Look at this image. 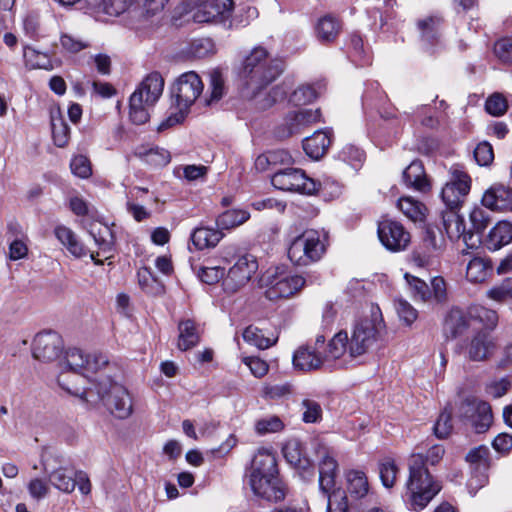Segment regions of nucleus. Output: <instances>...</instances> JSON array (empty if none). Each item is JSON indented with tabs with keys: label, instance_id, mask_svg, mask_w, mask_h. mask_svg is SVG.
Listing matches in <instances>:
<instances>
[{
	"label": "nucleus",
	"instance_id": "nucleus-11",
	"mask_svg": "<svg viewBox=\"0 0 512 512\" xmlns=\"http://www.w3.org/2000/svg\"><path fill=\"white\" fill-rule=\"evenodd\" d=\"M458 415L468 420L477 433L486 432L493 420L489 403L475 397H468L460 404Z\"/></svg>",
	"mask_w": 512,
	"mask_h": 512
},
{
	"label": "nucleus",
	"instance_id": "nucleus-32",
	"mask_svg": "<svg viewBox=\"0 0 512 512\" xmlns=\"http://www.w3.org/2000/svg\"><path fill=\"white\" fill-rule=\"evenodd\" d=\"M512 241V224L499 221L487 235L484 243L491 251H496Z\"/></svg>",
	"mask_w": 512,
	"mask_h": 512
},
{
	"label": "nucleus",
	"instance_id": "nucleus-22",
	"mask_svg": "<svg viewBox=\"0 0 512 512\" xmlns=\"http://www.w3.org/2000/svg\"><path fill=\"white\" fill-rule=\"evenodd\" d=\"M272 476H278L275 455L267 449H260L252 459L249 480L256 484L259 482L258 479Z\"/></svg>",
	"mask_w": 512,
	"mask_h": 512
},
{
	"label": "nucleus",
	"instance_id": "nucleus-1",
	"mask_svg": "<svg viewBox=\"0 0 512 512\" xmlns=\"http://www.w3.org/2000/svg\"><path fill=\"white\" fill-rule=\"evenodd\" d=\"M445 454L442 445L431 446L426 454L414 452L408 459L409 476L405 483L403 500L406 506L419 512L441 491V483L429 472L427 464H438Z\"/></svg>",
	"mask_w": 512,
	"mask_h": 512
},
{
	"label": "nucleus",
	"instance_id": "nucleus-43",
	"mask_svg": "<svg viewBox=\"0 0 512 512\" xmlns=\"http://www.w3.org/2000/svg\"><path fill=\"white\" fill-rule=\"evenodd\" d=\"M51 129L54 144L60 148L65 147L70 139V128L59 110L51 113Z\"/></svg>",
	"mask_w": 512,
	"mask_h": 512
},
{
	"label": "nucleus",
	"instance_id": "nucleus-38",
	"mask_svg": "<svg viewBox=\"0 0 512 512\" xmlns=\"http://www.w3.org/2000/svg\"><path fill=\"white\" fill-rule=\"evenodd\" d=\"M75 471L66 467H59L48 473L50 484L57 490L70 494L75 490Z\"/></svg>",
	"mask_w": 512,
	"mask_h": 512
},
{
	"label": "nucleus",
	"instance_id": "nucleus-62",
	"mask_svg": "<svg viewBox=\"0 0 512 512\" xmlns=\"http://www.w3.org/2000/svg\"><path fill=\"white\" fill-rule=\"evenodd\" d=\"M496 57L504 64H512V38H502L494 45Z\"/></svg>",
	"mask_w": 512,
	"mask_h": 512
},
{
	"label": "nucleus",
	"instance_id": "nucleus-54",
	"mask_svg": "<svg viewBox=\"0 0 512 512\" xmlns=\"http://www.w3.org/2000/svg\"><path fill=\"white\" fill-rule=\"evenodd\" d=\"M324 496L327 498L326 512H348V500L344 490L334 489L332 493Z\"/></svg>",
	"mask_w": 512,
	"mask_h": 512
},
{
	"label": "nucleus",
	"instance_id": "nucleus-19",
	"mask_svg": "<svg viewBox=\"0 0 512 512\" xmlns=\"http://www.w3.org/2000/svg\"><path fill=\"white\" fill-rule=\"evenodd\" d=\"M233 0H206L194 13V20L198 23L225 22L233 12Z\"/></svg>",
	"mask_w": 512,
	"mask_h": 512
},
{
	"label": "nucleus",
	"instance_id": "nucleus-2",
	"mask_svg": "<svg viewBox=\"0 0 512 512\" xmlns=\"http://www.w3.org/2000/svg\"><path fill=\"white\" fill-rule=\"evenodd\" d=\"M283 71V63L270 57L268 51L259 46L245 57L240 77L243 81L242 94L257 99L260 92L272 83Z\"/></svg>",
	"mask_w": 512,
	"mask_h": 512
},
{
	"label": "nucleus",
	"instance_id": "nucleus-31",
	"mask_svg": "<svg viewBox=\"0 0 512 512\" xmlns=\"http://www.w3.org/2000/svg\"><path fill=\"white\" fill-rule=\"evenodd\" d=\"M331 144V136L327 131H316L312 136L303 141L305 153L312 159L318 160L323 157Z\"/></svg>",
	"mask_w": 512,
	"mask_h": 512
},
{
	"label": "nucleus",
	"instance_id": "nucleus-23",
	"mask_svg": "<svg viewBox=\"0 0 512 512\" xmlns=\"http://www.w3.org/2000/svg\"><path fill=\"white\" fill-rule=\"evenodd\" d=\"M404 185L415 191L427 193L431 190V180L426 174L424 165L420 160L412 161L402 173Z\"/></svg>",
	"mask_w": 512,
	"mask_h": 512
},
{
	"label": "nucleus",
	"instance_id": "nucleus-61",
	"mask_svg": "<svg viewBox=\"0 0 512 512\" xmlns=\"http://www.w3.org/2000/svg\"><path fill=\"white\" fill-rule=\"evenodd\" d=\"M27 239L13 238L9 242L8 258L11 261L24 259L28 255Z\"/></svg>",
	"mask_w": 512,
	"mask_h": 512
},
{
	"label": "nucleus",
	"instance_id": "nucleus-42",
	"mask_svg": "<svg viewBox=\"0 0 512 512\" xmlns=\"http://www.w3.org/2000/svg\"><path fill=\"white\" fill-rule=\"evenodd\" d=\"M347 490L354 499H361L368 494L369 484L364 472L351 470L346 474Z\"/></svg>",
	"mask_w": 512,
	"mask_h": 512
},
{
	"label": "nucleus",
	"instance_id": "nucleus-51",
	"mask_svg": "<svg viewBox=\"0 0 512 512\" xmlns=\"http://www.w3.org/2000/svg\"><path fill=\"white\" fill-rule=\"evenodd\" d=\"M242 335L247 343L259 349H267L275 343V340L265 337L259 328L252 325L246 327Z\"/></svg>",
	"mask_w": 512,
	"mask_h": 512
},
{
	"label": "nucleus",
	"instance_id": "nucleus-13",
	"mask_svg": "<svg viewBox=\"0 0 512 512\" xmlns=\"http://www.w3.org/2000/svg\"><path fill=\"white\" fill-rule=\"evenodd\" d=\"M377 233L382 245L393 252L406 249L410 243V233L397 220L383 218L378 222Z\"/></svg>",
	"mask_w": 512,
	"mask_h": 512
},
{
	"label": "nucleus",
	"instance_id": "nucleus-64",
	"mask_svg": "<svg viewBox=\"0 0 512 512\" xmlns=\"http://www.w3.org/2000/svg\"><path fill=\"white\" fill-rule=\"evenodd\" d=\"M395 308L398 316L407 325H411L417 318V311L404 299H398L395 301Z\"/></svg>",
	"mask_w": 512,
	"mask_h": 512
},
{
	"label": "nucleus",
	"instance_id": "nucleus-27",
	"mask_svg": "<svg viewBox=\"0 0 512 512\" xmlns=\"http://www.w3.org/2000/svg\"><path fill=\"white\" fill-rule=\"evenodd\" d=\"M471 326V318L469 311L466 312L459 308H452L444 320V333L451 337L456 338L458 335L464 333Z\"/></svg>",
	"mask_w": 512,
	"mask_h": 512
},
{
	"label": "nucleus",
	"instance_id": "nucleus-5",
	"mask_svg": "<svg viewBox=\"0 0 512 512\" xmlns=\"http://www.w3.org/2000/svg\"><path fill=\"white\" fill-rule=\"evenodd\" d=\"M203 83L195 72L182 74L172 87V97L175 99L179 110L169 116L158 126V131H163L184 120V112L197 100L203 91Z\"/></svg>",
	"mask_w": 512,
	"mask_h": 512
},
{
	"label": "nucleus",
	"instance_id": "nucleus-39",
	"mask_svg": "<svg viewBox=\"0 0 512 512\" xmlns=\"http://www.w3.org/2000/svg\"><path fill=\"white\" fill-rule=\"evenodd\" d=\"M178 348L182 351L189 350L200 341V334L196 323L190 319L181 321L178 325Z\"/></svg>",
	"mask_w": 512,
	"mask_h": 512
},
{
	"label": "nucleus",
	"instance_id": "nucleus-35",
	"mask_svg": "<svg viewBox=\"0 0 512 512\" xmlns=\"http://www.w3.org/2000/svg\"><path fill=\"white\" fill-rule=\"evenodd\" d=\"M349 337L347 332L340 331L333 336L322 349L326 363L338 360L346 354L349 355Z\"/></svg>",
	"mask_w": 512,
	"mask_h": 512
},
{
	"label": "nucleus",
	"instance_id": "nucleus-9",
	"mask_svg": "<svg viewBox=\"0 0 512 512\" xmlns=\"http://www.w3.org/2000/svg\"><path fill=\"white\" fill-rule=\"evenodd\" d=\"M103 374L92 378L91 373L61 372L58 376V384L68 393L78 396L89 403H96L95 384L102 381Z\"/></svg>",
	"mask_w": 512,
	"mask_h": 512
},
{
	"label": "nucleus",
	"instance_id": "nucleus-8",
	"mask_svg": "<svg viewBox=\"0 0 512 512\" xmlns=\"http://www.w3.org/2000/svg\"><path fill=\"white\" fill-rule=\"evenodd\" d=\"M262 281L267 285L265 296L271 301L293 296L306 283L305 279L300 275L278 273L276 270L267 271Z\"/></svg>",
	"mask_w": 512,
	"mask_h": 512
},
{
	"label": "nucleus",
	"instance_id": "nucleus-57",
	"mask_svg": "<svg viewBox=\"0 0 512 512\" xmlns=\"http://www.w3.org/2000/svg\"><path fill=\"white\" fill-rule=\"evenodd\" d=\"M210 96L205 100L207 105L219 101L224 95V80L219 71L213 70L210 75Z\"/></svg>",
	"mask_w": 512,
	"mask_h": 512
},
{
	"label": "nucleus",
	"instance_id": "nucleus-58",
	"mask_svg": "<svg viewBox=\"0 0 512 512\" xmlns=\"http://www.w3.org/2000/svg\"><path fill=\"white\" fill-rule=\"evenodd\" d=\"M485 109L493 116H502L508 109L507 100L502 94L494 93L486 100Z\"/></svg>",
	"mask_w": 512,
	"mask_h": 512
},
{
	"label": "nucleus",
	"instance_id": "nucleus-36",
	"mask_svg": "<svg viewBox=\"0 0 512 512\" xmlns=\"http://www.w3.org/2000/svg\"><path fill=\"white\" fill-rule=\"evenodd\" d=\"M340 30V21L332 15L321 17L315 26L316 37L321 43L333 42L339 35Z\"/></svg>",
	"mask_w": 512,
	"mask_h": 512
},
{
	"label": "nucleus",
	"instance_id": "nucleus-55",
	"mask_svg": "<svg viewBox=\"0 0 512 512\" xmlns=\"http://www.w3.org/2000/svg\"><path fill=\"white\" fill-rule=\"evenodd\" d=\"M405 279L415 299L424 302L431 297L430 288L425 281L408 273L405 274Z\"/></svg>",
	"mask_w": 512,
	"mask_h": 512
},
{
	"label": "nucleus",
	"instance_id": "nucleus-26",
	"mask_svg": "<svg viewBox=\"0 0 512 512\" xmlns=\"http://www.w3.org/2000/svg\"><path fill=\"white\" fill-rule=\"evenodd\" d=\"M164 89V79L158 72L146 76L134 92H140L146 105H154L160 98Z\"/></svg>",
	"mask_w": 512,
	"mask_h": 512
},
{
	"label": "nucleus",
	"instance_id": "nucleus-34",
	"mask_svg": "<svg viewBox=\"0 0 512 512\" xmlns=\"http://www.w3.org/2000/svg\"><path fill=\"white\" fill-rule=\"evenodd\" d=\"M54 234L74 257L81 258L87 254L85 246L70 228L59 225L54 229Z\"/></svg>",
	"mask_w": 512,
	"mask_h": 512
},
{
	"label": "nucleus",
	"instance_id": "nucleus-4",
	"mask_svg": "<svg viewBox=\"0 0 512 512\" xmlns=\"http://www.w3.org/2000/svg\"><path fill=\"white\" fill-rule=\"evenodd\" d=\"M385 329L382 314L378 307L372 308L370 317L359 321L349 339V357L355 359L372 351Z\"/></svg>",
	"mask_w": 512,
	"mask_h": 512
},
{
	"label": "nucleus",
	"instance_id": "nucleus-63",
	"mask_svg": "<svg viewBox=\"0 0 512 512\" xmlns=\"http://www.w3.org/2000/svg\"><path fill=\"white\" fill-rule=\"evenodd\" d=\"M452 431L451 412L445 409L434 425V433L438 438H446Z\"/></svg>",
	"mask_w": 512,
	"mask_h": 512
},
{
	"label": "nucleus",
	"instance_id": "nucleus-40",
	"mask_svg": "<svg viewBox=\"0 0 512 512\" xmlns=\"http://www.w3.org/2000/svg\"><path fill=\"white\" fill-rule=\"evenodd\" d=\"M492 272L491 262L488 259L474 257L466 268V278L471 283L484 282Z\"/></svg>",
	"mask_w": 512,
	"mask_h": 512
},
{
	"label": "nucleus",
	"instance_id": "nucleus-33",
	"mask_svg": "<svg viewBox=\"0 0 512 512\" xmlns=\"http://www.w3.org/2000/svg\"><path fill=\"white\" fill-rule=\"evenodd\" d=\"M224 234L220 228L197 227L191 233V241L197 250L215 247Z\"/></svg>",
	"mask_w": 512,
	"mask_h": 512
},
{
	"label": "nucleus",
	"instance_id": "nucleus-41",
	"mask_svg": "<svg viewBox=\"0 0 512 512\" xmlns=\"http://www.w3.org/2000/svg\"><path fill=\"white\" fill-rule=\"evenodd\" d=\"M249 218L250 213L245 209H227L218 215L216 225L221 230H231L244 224Z\"/></svg>",
	"mask_w": 512,
	"mask_h": 512
},
{
	"label": "nucleus",
	"instance_id": "nucleus-48",
	"mask_svg": "<svg viewBox=\"0 0 512 512\" xmlns=\"http://www.w3.org/2000/svg\"><path fill=\"white\" fill-rule=\"evenodd\" d=\"M138 281L147 294L160 295L164 292V285L153 275L150 268L144 267L138 271Z\"/></svg>",
	"mask_w": 512,
	"mask_h": 512
},
{
	"label": "nucleus",
	"instance_id": "nucleus-28",
	"mask_svg": "<svg viewBox=\"0 0 512 512\" xmlns=\"http://www.w3.org/2000/svg\"><path fill=\"white\" fill-rule=\"evenodd\" d=\"M445 246V240L440 232H436L432 228H427L423 237V255H415V261L423 266L429 263V258L441 253Z\"/></svg>",
	"mask_w": 512,
	"mask_h": 512
},
{
	"label": "nucleus",
	"instance_id": "nucleus-12",
	"mask_svg": "<svg viewBox=\"0 0 512 512\" xmlns=\"http://www.w3.org/2000/svg\"><path fill=\"white\" fill-rule=\"evenodd\" d=\"M471 187L470 177L463 171L455 169L451 173V179L441 191V199L445 205L444 211L459 210L464 197Z\"/></svg>",
	"mask_w": 512,
	"mask_h": 512
},
{
	"label": "nucleus",
	"instance_id": "nucleus-45",
	"mask_svg": "<svg viewBox=\"0 0 512 512\" xmlns=\"http://www.w3.org/2000/svg\"><path fill=\"white\" fill-rule=\"evenodd\" d=\"M324 88L323 83L301 85L291 94L290 101L295 105L308 104L315 100Z\"/></svg>",
	"mask_w": 512,
	"mask_h": 512
},
{
	"label": "nucleus",
	"instance_id": "nucleus-59",
	"mask_svg": "<svg viewBox=\"0 0 512 512\" xmlns=\"http://www.w3.org/2000/svg\"><path fill=\"white\" fill-rule=\"evenodd\" d=\"M304 409L302 419L305 423H315L321 419L322 409L318 402L310 399H305L302 402Z\"/></svg>",
	"mask_w": 512,
	"mask_h": 512
},
{
	"label": "nucleus",
	"instance_id": "nucleus-47",
	"mask_svg": "<svg viewBox=\"0 0 512 512\" xmlns=\"http://www.w3.org/2000/svg\"><path fill=\"white\" fill-rule=\"evenodd\" d=\"M399 210L410 220L423 221L425 217V206L412 197H401L397 202Z\"/></svg>",
	"mask_w": 512,
	"mask_h": 512
},
{
	"label": "nucleus",
	"instance_id": "nucleus-30",
	"mask_svg": "<svg viewBox=\"0 0 512 512\" xmlns=\"http://www.w3.org/2000/svg\"><path fill=\"white\" fill-rule=\"evenodd\" d=\"M338 463L330 455H325L319 463V489L324 495L332 493L335 489V478Z\"/></svg>",
	"mask_w": 512,
	"mask_h": 512
},
{
	"label": "nucleus",
	"instance_id": "nucleus-29",
	"mask_svg": "<svg viewBox=\"0 0 512 512\" xmlns=\"http://www.w3.org/2000/svg\"><path fill=\"white\" fill-rule=\"evenodd\" d=\"M89 233L93 237L96 245L105 255L106 259L112 256L114 250L115 237L112 229L101 222L90 224Z\"/></svg>",
	"mask_w": 512,
	"mask_h": 512
},
{
	"label": "nucleus",
	"instance_id": "nucleus-21",
	"mask_svg": "<svg viewBox=\"0 0 512 512\" xmlns=\"http://www.w3.org/2000/svg\"><path fill=\"white\" fill-rule=\"evenodd\" d=\"M254 484L253 480H248V484L255 496L269 502H279L286 496V486L278 476L265 477L258 479Z\"/></svg>",
	"mask_w": 512,
	"mask_h": 512
},
{
	"label": "nucleus",
	"instance_id": "nucleus-15",
	"mask_svg": "<svg viewBox=\"0 0 512 512\" xmlns=\"http://www.w3.org/2000/svg\"><path fill=\"white\" fill-rule=\"evenodd\" d=\"M440 214L443 228L450 240H462L468 249H475L480 246L481 238L466 228L458 210L441 211Z\"/></svg>",
	"mask_w": 512,
	"mask_h": 512
},
{
	"label": "nucleus",
	"instance_id": "nucleus-60",
	"mask_svg": "<svg viewBox=\"0 0 512 512\" xmlns=\"http://www.w3.org/2000/svg\"><path fill=\"white\" fill-rule=\"evenodd\" d=\"M72 173L79 177L86 179L92 174L91 164L86 156H75L70 163Z\"/></svg>",
	"mask_w": 512,
	"mask_h": 512
},
{
	"label": "nucleus",
	"instance_id": "nucleus-50",
	"mask_svg": "<svg viewBox=\"0 0 512 512\" xmlns=\"http://www.w3.org/2000/svg\"><path fill=\"white\" fill-rule=\"evenodd\" d=\"M469 220L471 227L468 230L481 238L480 235L491 222V216L484 208L475 206L469 214Z\"/></svg>",
	"mask_w": 512,
	"mask_h": 512
},
{
	"label": "nucleus",
	"instance_id": "nucleus-14",
	"mask_svg": "<svg viewBox=\"0 0 512 512\" xmlns=\"http://www.w3.org/2000/svg\"><path fill=\"white\" fill-rule=\"evenodd\" d=\"M257 269L258 262L254 255L244 254L240 256L229 269L223 281L225 290L231 293L238 291L251 280Z\"/></svg>",
	"mask_w": 512,
	"mask_h": 512
},
{
	"label": "nucleus",
	"instance_id": "nucleus-20",
	"mask_svg": "<svg viewBox=\"0 0 512 512\" xmlns=\"http://www.w3.org/2000/svg\"><path fill=\"white\" fill-rule=\"evenodd\" d=\"M496 344L493 337L485 331L475 333L465 344V357L474 362L485 361L493 355Z\"/></svg>",
	"mask_w": 512,
	"mask_h": 512
},
{
	"label": "nucleus",
	"instance_id": "nucleus-6",
	"mask_svg": "<svg viewBox=\"0 0 512 512\" xmlns=\"http://www.w3.org/2000/svg\"><path fill=\"white\" fill-rule=\"evenodd\" d=\"M326 236L316 230H306L288 245L287 255L297 266H308L318 262L326 252Z\"/></svg>",
	"mask_w": 512,
	"mask_h": 512
},
{
	"label": "nucleus",
	"instance_id": "nucleus-16",
	"mask_svg": "<svg viewBox=\"0 0 512 512\" xmlns=\"http://www.w3.org/2000/svg\"><path fill=\"white\" fill-rule=\"evenodd\" d=\"M324 342L325 337L318 335L313 344L300 346L293 354L294 368L303 372L322 368L326 364L322 352Z\"/></svg>",
	"mask_w": 512,
	"mask_h": 512
},
{
	"label": "nucleus",
	"instance_id": "nucleus-25",
	"mask_svg": "<svg viewBox=\"0 0 512 512\" xmlns=\"http://www.w3.org/2000/svg\"><path fill=\"white\" fill-rule=\"evenodd\" d=\"M133 153L135 157L155 168L164 167L171 161L170 152L158 146L139 145Z\"/></svg>",
	"mask_w": 512,
	"mask_h": 512
},
{
	"label": "nucleus",
	"instance_id": "nucleus-24",
	"mask_svg": "<svg viewBox=\"0 0 512 512\" xmlns=\"http://www.w3.org/2000/svg\"><path fill=\"white\" fill-rule=\"evenodd\" d=\"M482 204L491 210L512 212V189L502 184L493 185L484 193Z\"/></svg>",
	"mask_w": 512,
	"mask_h": 512
},
{
	"label": "nucleus",
	"instance_id": "nucleus-10",
	"mask_svg": "<svg viewBox=\"0 0 512 512\" xmlns=\"http://www.w3.org/2000/svg\"><path fill=\"white\" fill-rule=\"evenodd\" d=\"M109 365L108 359L103 354L85 355L78 348H71L66 351L62 372L91 373L97 374Z\"/></svg>",
	"mask_w": 512,
	"mask_h": 512
},
{
	"label": "nucleus",
	"instance_id": "nucleus-3",
	"mask_svg": "<svg viewBox=\"0 0 512 512\" xmlns=\"http://www.w3.org/2000/svg\"><path fill=\"white\" fill-rule=\"evenodd\" d=\"M272 185L282 191L299 192L311 195L320 190L331 189V196H338L341 193V186L338 182L325 178L323 181H316L307 177L305 172L298 168H287L275 172L271 177Z\"/></svg>",
	"mask_w": 512,
	"mask_h": 512
},
{
	"label": "nucleus",
	"instance_id": "nucleus-17",
	"mask_svg": "<svg viewBox=\"0 0 512 512\" xmlns=\"http://www.w3.org/2000/svg\"><path fill=\"white\" fill-rule=\"evenodd\" d=\"M321 121L319 109H300L289 112L284 122L276 129V136L284 139L300 133L303 129Z\"/></svg>",
	"mask_w": 512,
	"mask_h": 512
},
{
	"label": "nucleus",
	"instance_id": "nucleus-53",
	"mask_svg": "<svg viewBox=\"0 0 512 512\" xmlns=\"http://www.w3.org/2000/svg\"><path fill=\"white\" fill-rule=\"evenodd\" d=\"M471 321L477 320L487 327H493L497 323L498 316L494 310L487 309L480 305L469 307Z\"/></svg>",
	"mask_w": 512,
	"mask_h": 512
},
{
	"label": "nucleus",
	"instance_id": "nucleus-52",
	"mask_svg": "<svg viewBox=\"0 0 512 512\" xmlns=\"http://www.w3.org/2000/svg\"><path fill=\"white\" fill-rule=\"evenodd\" d=\"M399 469L391 458L384 459L379 463L380 479L384 487L392 488L395 485Z\"/></svg>",
	"mask_w": 512,
	"mask_h": 512
},
{
	"label": "nucleus",
	"instance_id": "nucleus-56",
	"mask_svg": "<svg viewBox=\"0 0 512 512\" xmlns=\"http://www.w3.org/2000/svg\"><path fill=\"white\" fill-rule=\"evenodd\" d=\"M284 428L283 421L278 416H266L256 421L255 430L259 435L277 433Z\"/></svg>",
	"mask_w": 512,
	"mask_h": 512
},
{
	"label": "nucleus",
	"instance_id": "nucleus-7",
	"mask_svg": "<svg viewBox=\"0 0 512 512\" xmlns=\"http://www.w3.org/2000/svg\"><path fill=\"white\" fill-rule=\"evenodd\" d=\"M95 384L96 403L102 401L107 409L117 418L125 419L132 413V400L127 389L104 375L102 381Z\"/></svg>",
	"mask_w": 512,
	"mask_h": 512
},
{
	"label": "nucleus",
	"instance_id": "nucleus-18",
	"mask_svg": "<svg viewBox=\"0 0 512 512\" xmlns=\"http://www.w3.org/2000/svg\"><path fill=\"white\" fill-rule=\"evenodd\" d=\"M63 350V340L54 331L38 333L33 341L32 354L37 360L50 362L59 357Z\"/></svg>",
	"mask_w": 512,
	"mask_h": 512
},
{
	"label": "nucleus",
	"instance_id": "nucleus-46",
	"mask_svg": "<svg viewBox=\"0 0 512 512\" xmlns=\"http://www.w3.org/2000/svg\"><path fill=\"white\" fill-rule=\"evenodd\" d=\"M152 105H146L144 99L141 98L140 92H134L130 97L129 116L131 121L136 125H142L149 119L148 109Z\"/></svg>",
	"mask_w": 512,
	"mask_h": 512
},
{
	"label": "nucleus",
	"instance_id": "nucleus-37",
	"mask_svg": "<svg viewBox=\"0 0 512 512\" xmlns=\"http://www.w3.org/2000/svg\"><path fill=\"white\" fill-rule=\"evenodd\" d=\"M282 452L286 461L297 469L306 470L311 466L309 459L304 454L301 442L297 439L287 441Z\"/></svg>",
	"mask_w": 512,
	"mask_h": 512
},
{
	"label": "nucleus",
	"instance_id": "nucleus-44",
	"mask_svg": "<svg viewBox=\"0 0 512 512\" xmlns=\"http://www.w3.org/2000/svg\"><path fill=\"white\" fill-rule=\"evenodd\" d=\"M23 59L25 66L30 69L52 70L53 64L50 57L43 52L26 45L23 48Z\"/></svg>",
	"mask_w": 512,
	"mask_h": 512
},
{
	"label": "nucleus",
	"instance_id": "nucleus-49",
	"mask_svg": "<svg viewBox=\"0 0 512 512\" xmlns=\"http://www.w3.org/2000/svg\"><path fill=\"white\" fill-rule=\"evenodd\" d=\"M442 23V18L438 15L427 16L417 22L418 30L421 37L427 42H432L438 36L439 27Z\"/></svg>",
	"mask_w": 512,
	"mask_h": 512
}]
</instances>
